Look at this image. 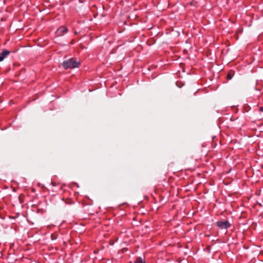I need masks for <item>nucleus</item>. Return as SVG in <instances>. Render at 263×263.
<instances>
[{"mask_svg": "<svg viewBox=\"0 0 263 263\" xmlns=\"http://www.w3.org/2000/svg\"><path fill=\"white\" fill-rule=\"evenodd\" d=\"M217 225L218 227L221 229H227L230 226V223L228 221H218L217 222Z\"/></svg>", "mask_w": 263, "mask_h": 263, "instance_id": "3", "label": "nucleus"}, {"mask_svg": "<svg viewBox=\"0 0 263 263\" xmlns=\"http://www.w3.org/2000/svg\"><path fill=\"white\" fill-rule=\"evenodd\" d=\"M228 78H229V79H231V77H230V76L228 75Z\"/></svg>", "mask_w": 263, "mask_h": 263, "instance_id": "7", "label": "nucleus"}, {"mask_svg": "<svg viewBox=\"0 0 263 263\" xmlns=\"http://www.w3.org/2000/svg\"><path fill=\"white\" fill-rule=\"evenodd\" d=\"M135 263H145V261L140 257L138 258L135 261Z\"/></svg>", "mask_w": 263, "mask_h": 263, "instance_id": "5", "label": "nucleus"}, {"mask_svg": "<svg viewBox=\"0 0 263 263\" xmlns=\"http://www.w3.org/2000/svg\"><path fill=\"white\" fill-rule=\"evenodd\" d=\"M68 29L65 26H62L60 27L56 32V34L57 36H61L63 35L64 33L67 32Z\"/></svg>", "mask_w": 263, "mask_h": 263, "instance_id": "2", "label": "nucleus"}, {"mask_svg": "<svg viewBox=\"0 0 263 263\" xmlns=\"http://www.w3.org/2000/svg\"><path fill=\"white\" fill-rule=\"evenodd\" d=\"M9 53L10 52L7 50H4L2 52L0 53V62L2 61Z\"/></svg>", "mask_w": 263, "mask_h": 263, "instance_id": "4", "label": "nucleus"}, {"mask_svg": "<svg viewBox=\"0 0 263 263\" xmlns=\"http://www.w3.org/2000/svg\"><path fill=\"white\" fill-rule=\"evenodd\" d=\"M259 110L260 111H262L263 112V107H261L260 108H259Z\"/></svg>", "mask_w": 263, "mask_h": 263, "instance_id": "6", "label": "nucleus"}, {"mask_svg": "<svg viewBox=\"0 0 263 263\" xmlns=\"http://www.w3.org/2000/svg\"><path fill=\"white\" fill-rule=\"evenodd\" d=\"M80 64L79 62L76 61L73 59H70L67 61H65L63 63V66L64 68H74L79 67Z\"/></svg>", "mask_w": 263, "mask_h": 263, "instance_id": "1", "label": "nucleus"}]
</instances>
